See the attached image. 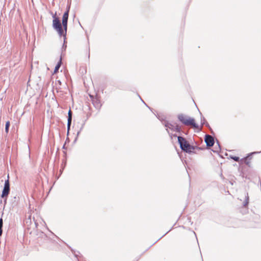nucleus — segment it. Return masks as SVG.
Returning a JSON list of instances; mask_svg holds the SVG:
<instances>
[{
	"label": "nucleus",
	"mask_w": 261,
	"mask_h": 261,
	"mask_svg": "<svg viewBox=\"0 0 261 261\" xmlns=\"http://www.w3.org/2000/svg\"><path fill=\"white\" fill-rule=\"evenodd\" d=\"M165 126L167 127V130H168V128L176 132H179L180 131V127L176 124H171V123H167L165 125Z\"/></svg>",
	"instance_id": "obj_5"
},
{
	"label": "nucleus",
	"mask_w": 261,
	"mask_h": 261,
	"mask_svg": "<svg viewBox=\"0 0 261 261\" xmlns=\"http://www.w3.org/2000/svg\"><path fill=\"white\" fill-rule=\"evenodd\" d=\"M205 142L207 146L212 147L214 144V138L210 135H207L205 137Z\"/></svg>",
	"instance_id": "obj_6"
},
{
	"label": "nucleus",
	"mask_w": 261,
	"mask_h": 261,
	"mask_svg": "<svg viewBox=\"0 0 261 261\" xmlns=\"http://www.w3.org/2000/svg\"><path fill=\"white\" fill-rule=\"evenodd\" d=\"M244 194L245 196V198L244 201L243 203V204L244 207H246V206H247V205L249 203V197L248 194L247 192H244Z\"/></svg>",
	"instance_id": "obj_9"
},
{
	"label": "nucleus",
	"mask_w": 261,
	"mask_h": 261,
	"mask_svg": "<svg viewBox=\"0 0 261 261\" xmlns=\"http://www.w3.org/2000/svg\"><path fill=\"white\" fill-rule=\"evenodd\" d=\"M231 159L236 162H239L240 161V158L238 156H232Z\"/></svg>",
	"instance_id": "obj_13"
},
{
	"label": "nucleus",
	"mask_w": 261,
	"mask_h": 261,
	"mask_svg": "<svg viewBox=\"0 0 261 261\" xmlns=\"http://www.w3.org/2000/svg\"><path fill=\"white\" fill-rule=\"evenodd\" d=\"M53 17V28L58 32L60 36H65L67 30V22L69 16V9L67 10L63 14L62 17V25L61 23L60 20L58 17L56 16V13L55 14L51 13Z\"/></svg>",
	"instance_id": "obj_1"
},
{
	"label": "nucleus",
	"mask_w": 261,
	"mask_h": 261,
	"mask_svg": "<svg viewBox=\"0 0 261 261\" xmlns=\"http://www.w3.org/2000/svg\"><path fill=\"white\" fill-rule=\"evenodd\" d=\"M61 64V58L60 59V61L58 62L57 65L56 66L55 70H54V73H56L58 72L59 69L60 68Z\"/></svg>",
	"instance_id": "obj_10"
},
{
	"label": "nucleus",
	"mask_w": 261,
	"mask_h": 261,
	"mask_svg": "<svg viewBox=\"0 0 261 261\" xmlns=\"http://www.w3.org/2000/svg\"><path fill=\"white\" fill-rule=\"evenodd\" d=\"M177 139L180 147L182 150L187 152H190L194 149L184 137L178 136Z\"/></svg>",
	"instance_id": "obj_3"
},
{
	"label": "nucleus",
	"mask_w": 261,
	"mask_h": 261,
	"mask_svg": "<svg viewBox=\"0 0 261 261\" xmlns=\"http://www.w3.org/2000/svg\"><path fill=\"white\" fill-rule=\"evenodd\" d=\"M10 125V123L9 121L6 122V125H5V132L7 134H8L9 132Z\"/></svg>",
	"instance_id": "obj_11"
},
{
	"label": "nucleus",
	"mask_w": 261,
	"mask_h": 261,
	"mask_svg": "<svg viewBox=\"0 0 261 261\" xmlns=\"http://www.w3.org/2000/svg\"><path fill=\"white\" fill-rule=\"evenodd\" d=\"M254 153H252L248 155L246 158H244L240 160V162L241 163H244L246 165L249 166L250 164V160H251L252 158L250 156L252 154Z\"/></svg>",
	"instance_id": "obj_7"
},
{
	"label": "nucleus",
	"mask_w": 261,
	"mask_h": 261,
	"mask_svg": "<svg viewBox=\"0 0 261 261\" xmlns=\"http://www.w3.org/2000/svg\"><path fill=\"white\" fill-rule=\"evenodd\" d=\"M3 225V219L1 218L0 219V236H2V232H3V229H2Z\"/></svg>",
	"instance_id": "obj_12"
},
{
	"label": "nucleus",
	"mask_w": 261,
	"mask_h": 261,
	"mask_svg": "<svg viewBox=\"0 0 261 261\" xmlns=\"http://www.w3.org/2000/svg\"><path fill=\"white\" fill-rule=\"evenodd\" d=\"M72 120V112L70 110H69L68 113V122H67V127L68 129L69 130L70 128V125L71 124Z\"/></svg>",
	"instance_id": "obj_8"
},
{
	"label": "nucleus",
	"mask_w": 261,
	"mask_h": 261,
	"mask_svg": "<svg viewBox=\"0 0 261 261\" xmlns=\"http://www.w3.org/2000/svg\"><path fill=\"white\" fill-rule=\"evenodd\" d=\"M10 192V184L9 179H7L5 180V185H4V188L3 189L2 197L3 198H4L5 197H7L8 194H9Z\"/></svg>",
	"instance_id": "obj_4"
},
{
	"label": "nucleus",
	"mask_w": 261,
	"mask_h": 261,
	"mask_svg": "<svg viewBox=\"0 0 261 261\" xmlns=\"http://www.w3.org/2000/svg\"><path fill=\"white\" fill-rule=\"evenodd\" d=\"M178 120L185 125H191L193 127L197 128L198 125L195 123V120L183 114H180L177 116Z\"/></svg>",
	"instance_id": "obj_2"
}]
</instances>
